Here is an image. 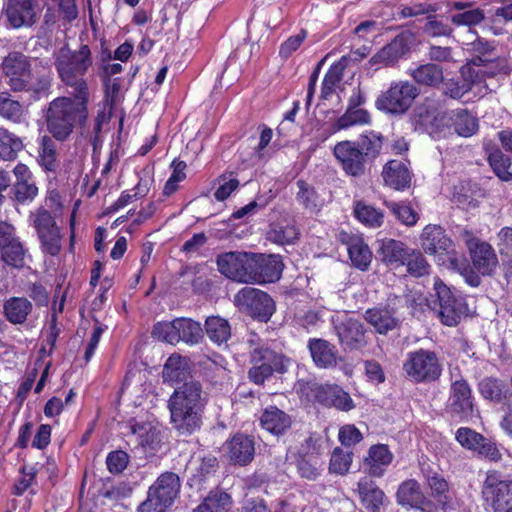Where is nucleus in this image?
<instances>
[{
    "instance_id": "obj_1",
    "label": "nucleus",
    "mask_w": 512,
    "mask_h": 512,
    "mask_svg": "<svg viewBox=\"0 0 512 512\" xmlns=\"http://www.w3.org/2000/svg\"><path fill=\"white\" fill-rule=\"evenodd\" d=\"M2 76L12 92L29 93L33 98L46 96L51 87V72L47 63L30 59L23 53L11 52L2 61Z\"/></svg>"
},
{
    "instance_id": "obj_2",
    "label": "nucleus",
    "mask_w": 512,
    "mask_h": 512,
    "mask_svg": "<svg viewBox=\"0 0 512 512\" xmlns=\"http://www.w3.org/2000/svg\"><path fill=\"white\" fill-rule=\"evenodd\" d=\"M208 395L193 378L178 385L168 400L171 422L181 434H192L202 425Z\"/></svg>"
},
{
    "instance_id": "obj_3",
    "label": "nucleus",
    "mask_w": 512,
    "mask_h": 512,
    "mask_svg": "<svg viewBox=\"0 0 512 512\" xmlns=\"http://www.w3.org/2000/svg\"><path fill=\"white\" fill-rule=\"evenodd\" d=\"M89 97H58L50 102L46 111L47 130L58 141H65L76 126H83L88 117Z\"/></svg>"
},
{
    "instance_id": "obj_4",
    "label": "nucleus",
    "mask_w": 512,
    "mask_h": 512,
    "mask_svg": "<svg viewBox=\"0 0 512 512\" xmlns=\"http://www.w3.org/2000/svg\"><path fill=\"white\" fill-rule=\"evenodd\" d=\"M92 53L88 45H81L78 50L60 49L55 67L63 84L70 89L69 95L83 98L89 97V88L84 78L92 66Z\"/></svg>"
},
{
    "instance_id": "obj_5",
    "label": "nucleus",
    "mask_w": 512,
    "mask_h": 512,
    "mask_svg": "<svg viewBox=\"0 0 512 512\" xmlns=\"http://www.w3.org/2000/svg\"><path fill=\"white\" fill-rule=\"evenodd\" d=\"M410 123L414 131L434 139L444 137L450 129L448 111H444L441 101L433 97H426L414 107Z\"/></svg>"
},
{
    "instance_id": "obj_6",
    "label": "nucleus",
    "mask_w": 512,
    "mask_h": 512,
    "mask_svg": "<svg viewBox=\"0 0 512 512\" xmlns=\"http://www.w3.org/2000/svg\"><path fill=\"white\" fill-rule=\"evenodd\" d=\"M180 488V478L176 473H162L149 487L147 498L138 506V512H167L178 497Z\"/></svg>"
},
{
    "instance_id": "obj_7",
    "label": "nucleus",
    "mask_w": 512,
    "mask_h": 512,
    "mask_svg": "<svg viewBox=\"0 0 512 512\" xmlns=\"http://www.w3.org/2000/svg\"><path fill=\"white\" fill-rule=\"evenodd\" d=\"M418 95L419 90L413 83L409 81L393 82L386 91L378 96L375 106L386 114L403 115L409 110Z\"/></svg>"
},
{
    "instance_id": "obj_8",
    "label": "nucleus",
    "mask_w": 512,
    "mask_h": 512,
    "mask_svg": "<svg viewBox=\"0 0 512 512\" xmlns=\"http://www.w3.org/2000/svg\"><path fill=\"white\" fill-rule=\"evenodd\" d=\"M436 299L432 310L437 314L442 324L454 327L459 324L462 317L468 314V305L462 297H456L451 290L440 280L434 281Z\"/></svg>"
},
{
    "instance_id": "obj_9",
    "label": "nucleus",
    "mask_w": 512,
    "mask_h": 512,
    "mask_svg": "<svg viewBox=\"0 0 512 512\" xmlns=\"http://www.w3.org/2000/svg\"><path fill=\"white\" fill-rule=\"evenodd\" d=\"M300 392L309 400L338 410L349 411L354 408L350 395L336 384H320L316 381H299Z\"/></svg>"
},
{
    "instance_id": "obj_10",
    "label": "nucleus",
    "mask_w": 512,
    "mask_h": 512,
    "mask_svg": "<svg viewBox=\"0 0 512 512\" xmlns=\"http://www.w3.org/2000/svg\"><path fill=\"white\" fill-rule=\"evenodd\" d=\"M403 370L416 383L436 381L442 373L436 353L424 349L410 352L403 364Z\"/></svg>"
},
{
    "instance_id": "obj_11",
    "label": "nucleus",
    "mask_w": 512,
    "mask_h": 512,
    "mask_svg": "<svg viewBox=\"0 0 512 512\" xmlns=\"http://www.w3.org/2000/svg\"><path fill=\"white\" fill-rule=\"evenodd\" d=\"M484 504L493 512H512V480L505 479L497 471H490L481 490Z\"/></svg>"
},
{
    "instance_id": "obj_12",
    "label": "nucleus",
    "mask_w": 512,
    "mask_h": 512,
    "mask_svg": "<svg viewBox=\"0 0 512 512\" xmlns=\"http://www.w3.org/2000/svg\"><path fill=\"white\" fill-rule=\"evenodd\" d=\"M234 304L247 315L268 321L275 311V303L271 296L254 287H244L234 296Z\"/></svg>"
},
{
    "instance_id": "obj_13",
    "label": "nucleus",
    "mask_w": 512,
    "mask_h": 512,
    "mask_svg": "<svg viewBox=\"0 0 512 512\" xmlns=\"http://www.w3.org/2000/svg\"><path fill=\"white\" fill-rule=\"evenodd\" d=\"M333 328L344 351H361L368 345L367 329L360 320L345 316L333 319Z\"/></svg>"
},
{
    "instance_id": "obj_14",
    "label": "nucleus",
    "mask_w": 512,
    "mask_h": 512,
    "mask_svg": "<svg viewBox=\"0 0 512 512\" xmlns=\"http://www.w3.org/2000/svg\"><path fill=\"white\" fill-rule=\"evenodd\" d=\"M247 284L273 283L280 279L283 263L278 255L250 252Z\"/></svg>"
},
{
    "instance_id": "obj_15",
    "label": "nucleus",
    "mask_w": 512,
    "mask_h": 512,
    "mask_svg": "<svg viewBox=\"0 0 512 512\" xmlns=\"http://www.w3.org/2000/svg\"><path fill=\"white\" fill-rule=\"evenodd\" d=\"M401 301V297L391 294L387 298L386 305L367 309L364 318L374 327L377 333L387 334L389 331L397 329L401 324V320L397 316L398 303Z\"/></svg>"
},
{
    "instance_id": "obj_16",
    "label": "nucleus",
    "mask_w": 512,
    "mask_h": 512,
    "mask_svg": "<svg viewBox=\"0 0 512 512\" xmlns=\"http://www.w3.org/2000/svg\"><path fill=\"white\" fill-rule=\"evenodd\" d=\"M463 237L470 252L473 267L483 276L492 275L498 266V258L493 247L468 231L464 232Z\"/></svg>"
},
{
    "instance_id": "obj_17",
    "label": "nucleus",
    "mask_w": 512,
    "mask_h": 512,
    "mask_svg": "<svg viewBox=\"0 0 512 512\" xmlns=\"http://www.w3.org/2000/svg\"><path fill=\"white\" fill-rule=\"evenodd\" d=\"M250 252L229 251L216 257L217 270L224 277L237 282L247 284L249 271Z\"/></svg>"
},
{
    "instance_id": "obj_18",
    "label": "nucleus",
    "mask_w": 512,
    "mask_h": 512,
    "mask_svg": "<svg viewBox=\"0 0 512 512\" xmlns=\"http://www.w3.org/2000/svg\"><path fill=\"white\" fill-rule=\"evenodd\" d=\"M26 250L15 235V228L6 222H0V255L8 266L20 269L24 266Z\"/></svg>"
},
{
    "instance_id": "obj_19",
    "label": "nucleus",
    "mask_w": 512,
    "mask_h": 512,
    "mask_svg": "<svg viewBox=\"0 0 512 512\" xmlns=\"http://www.w3.org/2000/svg\"><path fill=\"white\" fill-rule=\"evenodd\" d=\"M4 15L14 29L32 27L38 19L37 4L34 0H7Z\"/></svg>"
},
{
    "instance_id": "obj_20",
    "label": "nucleus",
    "mask_w": 512,
    "mask_h": 512,
    "mask_svg": "<svg viewBox=\"0 0 512 512\" xmlns=\"http://www.w3.org/2000/svg\"><path fill=\"white\" fill-rule=\"evenodd\" d=\"M414 40L415 37L412 32H401L372 56L369 62L373 65L392 66L410 50Z\"/></svg>"
},
{
    "instance_id": "obj_21",
    "label": "nucleus",
    "mask_w": 512,
    "mask_h": 512,
    "mask_svg": "<svg viewBox=\"0 0 512 512\" xmlns=\"http://www.w3.org/2000/svg\"><path fill=\"white\" fill-rule=\"evenodd\" d=\"M334 155L346 173L359 176L365 171L367 159L353 141H342L335 145Z\"/></svg>"
},
{
    "instance_id": "obj_22",
    "label": "nucleus",
    "mask_w": 512,
    "mask_h": 512,
    "mask_svg": "<svg viewBox=\"0 0 512 512\" xmlns=\"http://www.w3.org/2000/svg\"><path fill=\"white\" fill-rule=\"evenodd\" d=\"M449 409L461 419L473 417L474 405L471 388L465 380H456L451 384Z\"/></svg>"
},
{
    "instance_id": "obj_23",
    "label": "nucleus",
    "mask_w": 512,
    "mask_h": 512,
    "mask_svg": "<svg viewBox=\"0 0 512 512\" xmlns=\"http://www.w3.org/2000/svg\"><path fill=\"white\" fill-rule=\"evenodd\" d=\"M227 454L231 463L246 466L255 456V441L252 436L237 433L226 442Z\"/></svg>"
},
{
    "instance_id": "obj_24",
    "label": "nucleus",
    "mask_w": 512,
    "mask_h": 512,
    "mask_svg": "<svg viewBox=\"0 0 512 512\" xmlns=\"http://www.w3.org/2000/svg\"><path fill=\"white\" fill-rule=\"evenodd\" d=\"M15 182L12 187L13 198L19 203L31 202L38 195L33 176L29 168L22 163H18L14 169Z\"/></svg>"
},
{
    "instance_id": "obj_25",
    "label": "nucleus",
    "mask_w": 512,
    "mask_h": 512,
    "mask_svg": "<svg viewBox=\"0 0 512 512\" xmlns=\"http://www.w3.org/2000/svg\"><path fill=\"white\" fill-rule=\"evenodd\" d=\"M313 363L322 369L337 365L338 350L335 345L322 338H310L307 343Z\"/></svg>"
},
{
    "instance_id": "obj_26",
    "label": "nucleus",
    "mask_w": 512,
    "mask_h": 512,
    "mask_svg": "<svg viewBox=\"0 0 512 512\" xmlns=\"http://www.w3.org/2000/svg\"><path fill=\"white\" fill-rule=\"evenodd\" d=\"M392 460L393 454L388 446L383 444L373 445L369 448L368 455L364 459V472L372 477H381Z\"/></svg>"
},
{
    "instance_id": "obj_27",
    "label": "nucleus",
    "mask_w": 512,
    "mask_h": 512,
    "mask_svg": "<svg viewBox=\"0 0 512 512\" xmlns=\"http://www.w3.org/2000/svg\"><path fill=\"white\" fill-rule=\"evenodd\" d=\"M250 362L261 366H268L276 373L283 374L287 371L290 359L282 353H278L268 347L260 346L250 352Z\"/></svg>"
},
{
    "instance_id": "obj_28",
    "label": "nucleus",
    "mask_w": 512,
    "mask_h": 512,
    "mask_svg": "<svg viewBox=\"0 0 512 512\" xmlns=\"http://www.w3.org/2000/svg\"><path fill=\"white\" fill-rule=\"evenodd\" d=\"M382 177L385 184L395 190H403L409 187L411 182V174L407 165L397 159L390 160L384 165Z\"/></svg>"
},
{
    "instance_id": "obj_29",
    "label": "nucleus",
    "mask_w": 512,
    "mask_h": 512,
    "mask_svg": "<svg viewBox=\"0 0 512 512\" xmlns=\"http://www.w3.org/2000/svg\"><path fill=\"white\" fill-rule=\"evenodd\" d=\"M33 311L32 302L26 297H10L3 303V315L13 325H23Z\"/></svg>"
},
{
    "instance_id": "obj_30",
    "label": "nucleus",
    "mask_w": 512,
    "mask_h": 512,
    "mask_svg": "<svg viewBox=\"0 0 512 512\" xmlns=\"http://www.w3.org/2000/svg\"><path fill=\"white\" fill-rule=\"evenodd\" d=\"M358 492L362 507L367 512H380L386 497L384 492L368 478H363L358 483Z\"/></svg>"
},
{
    "instance_id": "obj_31",
    "label": "nucleus",
    "mask_w": 512,
    "mask_h": 512,
    "mask_svg": "<svg viewBox=\"0 0 512 512\" xmlns=\"http://www.w3.org/2000/svg\"><path fill=\"white\" fill-rule=\"evenodd\" d=\"M421 245L426 253L434 255L439 251L448 250L451 246V240L446 236L441 226L429 224L422 231Z\"/></svg>"
},
{
    "instance_id": "obj_32",
    "label": "nucleus",
    "mask_w": 512,
    "mask_h": 512,
    "mask_svg": "<svg viewBox=\"0 0 512 512\" xmlns=\"http://www.w3.org/2000/svg\"><path fill=\"white\" fill-rule=\"evenodd\" d=\"M340 240L348 245V253L352 264L364 271L371 263L372 253L368 247L359 238H350L347 233H340Z\"/></svg>"
},
{
    "instance_id": "obj_33",
    "label": "nucleus",
    "mask_w": 512,
    "mask_h": 512,
    "mask_svg": "<svg viewBox=\"0 0 512 512\" xmlns=\"http://www.w3.org/2000/svg\"><path fill=\"white\" fill-rule=\"evenodd\" d=\"M262 427L274 435L284 434L292 424L291 417L275 406H270L262 413Z\"/></svg>"
},
{
    "instance_id": "obj_34",
    "label": "nucleus",
    "mask_w": 512,
    "mask_h": 512,
    "mask_svg": "<svg viewBox=\"0 0 512 512\" xmlns=\"http://www.w3.org/2000/svg\"><path fill=\"white\" fill-rule=\"evenodd\" d=\"M463 43L467 46V50L474 55L469 60L474 64L483 65L485 61H489L496 49L492 42L478 37L474 29L468 30L467 40Z\"/></svg>"
},
{
    "instance_id": "obj_35",
    "label": "nucleus",
    "mask_w": 512,
    "mask_h": 512,
    "mask_svg": "<svg viewBox=\"0 0 512 512\" xmlns=\"http://www.w3.org/2000/svg\"><path fill=\"white\" fill-rule=\"evenodd\" d=\"M411 248L404 243L394 239L384 240L380 247L382 261L393 267L399 268L404 266L405 259L409 256Z\"/></svg>"
},
{
    "instance_id": "obj_36",
    "label": "nucleus",
    "mask_w": 512,
    "mask_h": 512,
    "mask_svg": "<svg viewBox=\"0 0 512 512\" xmlns=\"http://www.w3.org/2000/svg\"><path fill=\"white\" fill-rule=\"evenodd\" d=\"M163 378L165 381L179 385L188 382L191 377L186 358L178 354L171 355L164 365Z\"/></svg>"
},
{
    "instance_id": "obj_37",
    "label": "nucleus",
    "mask_w": 512,
    "mask_h": 512,
    "mask_svg": "<svg viewBox=\"0 0 512 512\" xmlns=\"http://www.w3.org/2000/svg\"><path fill=\"white\" fill-rule=\"evenodd\" d=\"M450 117V127L453 126L455 132L462 137L474 135L478 129V119L467 109H455L448 111Z\"/></svg>"
},
{
    "instance_id": "obj_38",
    "label": "nucleus",
    "mask_w": 512,
    "mask_h": 512,
    "mask_svg": "<svg viewBox=\"0 0 512 512\" xmlns=\"http://www.w3.org/2000/svg\"><path fill=\"white\" fill-rule=\"evenodd\" d=\"M38 164L49 172H55L59 166L56 143L52 137L43 135L38 142Z\"/></svg>"
},
{
    "instance_id": "obj_39",
    "label": "nucleus",
    "mask_w": 512,
    "mask_h": 512,
    "mask_svg": "<svg viewBox=\"0 0 512 512\" xmlns=\"http://www.w3.org/2000/svg\"><path fill=\"white\" fill-rule=\"evenodd\" d=\"M397 501L401 505H407L413 508H421L426 503L419 483L414 480L404 481L397 490Z\"/></svg>"
},
{
    "instance_id": "obj_40",
    "label": "nucleus",
    "mask_w": 512,
    "mask_h": 512,
    "mask_svg": "<svg viewBox=\"0 0 512 512\" xmlns=\"http://www.w3.org/2000/svg\"><path fill=\"white\" fill-rule=\"evenodd\" d=\"M177 334L179 335V342H184L188 345H197L202 342L204 338V331L201 324L191 318H176Z\"/></svg>"
},
{
    "instance_id": "obj_41",
    "label": "nucleus",
    "mask_w": 512,
    "mask_h": 512,
    "mask_svg": "<svg viewBox=\"0 0 512 512\" xmlns=\"http://www.w3.org/2000/svg\"><path fill=\"white\" fill-rule=\"evenodd\" d=\"M130 429L142 447L155 450L161 441L159 430L151 422H135Z\"/></svg>"
},
{
    "instance_id": "obj_42",
    "label": "nucleus",
    "mask_w": 512,
    "mask_h": 512,
    "mask_svg": "<svg viewBox=\"0 0 512 512\" xmlns=\"http://www.w3.org/2000/svg\"><path fill=\"white\" fill-rule=\"evenodd\" d=\"M204 326L209 339L218 345L226 343L231 337L229 322L220 316L207 317Z\"/></svg>"
},
{
    "instance_id": "obj_43",
    "label": "nucleus",
    "mask_w": 512,
    "mask_h": 512,
    "mask_svg": "<svg viewBox=\"0 0 512 512\" xmlns=\"http://www.w3.org/2000/svg\"><path fill=\"white\" fill-rule=\"evenodd\" d=\"M0 116L13 123L20 124L25 119V109L9 92H0Z\"/></svg>"
},
{
    "instance_id": "obj_44",
    "label": "nucleus",
    "mask_w": 512,
    "mask_h": 512,
    "mask_svg": "<svg viewBox=\"0 0 512 512\" xmlns=\"http://www.w3.org/2000/svg\"><path fill=\"white\" fill-rule=\"evenodd\" d=\"M349 57L342 56L340 60L333 63L325 74L322 88H321V96L323 98H327L330 96L338 83L343 78V73L348 65Z\"/></svg>"
},
{
    "instance_id": "obj_45",
    "label": "nucleus",
    "mask_w": 512,
    "mask_h": 512,
    "mask_svg": "<svg viewBox=\"0 0 512 512\" xmlns=\"http://www.w3.org/2000/svg\"><path fill=\"white\" fill-rule=\"evenodd\" d=\"M232 504L228 493L216 489L211 491L194 512H226Z\"/></svg>"
},
{
    "instance_id": "obj_46",
    "label": "nucleus",
    "mask_w": 512,
    "mask_h": 512,
    "mask_svg": "<svg viewBox=\"0 0 512 512\" xmlns=\"http://www.w3.org/2000/svg\"><path fill=\"white\" fill-rule=\"evenodd\" d=\"M411 76L418 84L437 86L443 81V70L436 64L427 63L414 69Z\"/></svg>"
},
{
    "instance_id": "obj_47",
    "label": "nucleus",
    "mask_w": 512,
    "mask_h": 512,
    "mask_svg": "<svg viewBox=\"0 0 512 512\" xmlns=\"http://www.w3.org/2000/svg\"><path fill=\"white\" fill-rule=\"evenodd\" d=\"M370 122V114L363 108L347 107L345 113L333 124V130L339 131L354 125H363Z\"/></svg>"
},
{
    "instance_id": "obj_48",
    "label": "nucleus",
    "mask_w": 512,
    "mask_h": 512,
    "mask_svg": "<svg viewBox=\"0 0 512 512\" xmlns=\"http://www.w3.org/2000/svg\"><path fill=\"white\" fill-rule=\"evenodd\" d=\"M299 237V230L294 224H273L267 232V239L273 243L293 244Z\"/></svg>"
},
{
    "instance_id": "obj_49",
    "label": "nucleus",
    "mask_w": 512,
    "mask_h": 512,
    "mask_svg": "<svg viewBox=\"0 0 512 512\" xmlns=\"http://www.w3.org/2000/svg\"><path fill=\"white\" fill-rule=\"evenodd\" d=\"M22 148L23 143L19 137L0 127V158L3 160H13Z\"/></svg>"
},
{
    "instance_id": "obj_50",
    "label": "nucleus",
    "mask_w": 512,
    "mask_h": 512,
    "mask_svg": "<svg viewBox=\"0 0 512 512\" xmlns=\"http://www.w3.org/2000/svg\"><path fill=\"white\" fill-rule=\"evenodd\" d=\"M353 142L368 161L376 158L382 148V137L374 132L364 133Z\"/></svg>"
},
{
    "instance_id": "obj_51",
    "label": "nucleus",
    "mask_w": 512,
    "mask_h": 512,
    "mask_svg": "<svg viewBox=\"0 0 512 512\" xmlns=\"http://www.w3.org/2000/svg\"><path fill=\"white\" fill-rule=\"evenodd\" d=\"M490 166L495 174L503 181L512 180V172L510 171L511 161L502 151L495 150L488 157Z\"/></svg>"
},
{
    "instance_id": "obj_52",
    "label": "nucleus",
    "mask_w": 512,
    "mask_h": 512,
    "mask_svg": "<svg viewBox=\"0 0 512 512\" xmlns=\"http://www.w3.org/2000/svg\"><path fill=\"white\" fill-rule=\"evenodd\" d=\"M356 218L370 227H380L383 223V213L373 206L357 203L354 209Z\"/></svg>"
},
{
    "instance_id": "obj_53",
    "label": "nucleus",
    "mask_w": 512,
    "mask_h": 512,
    "mask_svg": "<svg viewBox=\"0 0 512 512\" xmlns=\"http://www.w3.org/2000/svg\"><path fill=\"white\" fill-rule=\"evenodd\" d=\"M152 335L159 341L176 345L179 343L176 318L172 321H162L154 325Z\"/></svg>"
},
{
    "instance_id": "obj_54",
    "label": "nucleus",
    "mask_w": 512,
    "mask_h": 512,
    "mask_svg": "<svg viewBox=\"0 0 512 512\" xmlns=\"http://www.w3.org/2000/svg\"><path fill=\"white\" fill-rule=\"evenodd\" d=\"M404 266L407 272L414 277H422L429 273L430 265L423 254L416 249H411L409 256L406 257Z\"/></svg>"
},
{
    "instance_id": "obj_55",
    "label": "nucleus",
    "mask_w": 512,
    "mask_h": 512,
    "mask_svg": "<svg viewBox=\"0 0 512 512\" xmlns=\"http://www.w3.org/2000/svg\"><path fill=\"white\" fill-rule=\"evenodd\" d=\"M386 206L392 214L406 226H414L419 219V214L410 205L404 202H386Z\"/></svg>"
},
{
    "instance_id": "obj_56",
    "label": "nucleus",
    "mask_w": 512,
    "mask_h": 512,
    "mask_svg": "<svg viewBox=\"0 0 512 512\" xmlns=\"http://www.w3.org/2000/svg\"><path fill=\"white\" fill-rule=\"evenodd\" d=\"M296 185L298 187L296 194L297 201L310 211L317 210L319 207V199L315 189L304 180H298Z\"/></svg>"
},
{
    "instance_id": "obj_57",
    "label": "nucleus",
    "mask_w": 512,
    "mask_h": 512,
    "mask_svg": "<svg viewBox=\"0 0 512 512\" xmlns=\"http://www.w3.org/2000/svg\"><path fill=\"white\" fill-rule=\"evenodd\" d=\"M484 72L485 68L482 65L474 64L472 61H468L460 70L462 81L464 84H469L470 91L474 85L484 82L488 77Z\"/></svg>"
},
{
    "instance_id": "obj_58",
    "label": "nucleus",
    "mask_w": 512,
    "mask_h": 512,
    "mask_svg": "<svg viewBox=\"0 0 512 512\" xmlns=\"http://www.w3.org/2000/svg\"><path fill=\"white\" fill-rule=\"evenodd\" d=\"M352 463V453L344 452L341 448L337 447L333 450L329 471L331 473L344 475L348 472Z\"/></svg>"
},
{
    "instance_id": "obj_59",
    "label": "nucleus",
    "mask_w": 512,
    "mask_h": 512,
    "mask_svg": "<svg viewBox=\"0 0 512 512\" xmlns=\"http://www.w3.org/2000/svg\"><path fill=\"white\" fill-rule=\"evenodd\" d=\"M485 19L484 11L480 8L469 9L451 16V22L456 26H472L480 24Z\"/></svg>"
},
{
    "instance_id": "obj_60",
    "label": "nucleus",
    "mask_w": 512,
    "mask_h": 512,
    "mask_svg": "<svg viewBox=\"0 0 512 512\" xmlns=\"http://www.w3.org/2000/svg\"><path fill=\"white\" fill-rule=\"evenodd\" d=\"M423 32L429 37H450L453 29L435 15H429L423 27Z\"/></svg>"
},
{
    "instance_id": "obj_61",
    "label": "nucleus",
    "mask_w": 512,
    "mask_h": 512,
    "mask_svg": "<svg viewBox=\"0 0 512 512\" xmlns=\"http://www.w3.org/2000/svg\"><path fill=\"white\" fill-rule=\"evenodd\" d=\"M33 225L37 231L38 236L44 233L52 232V230L59 229L52 214L44 208H39L36 211Z\"/></svg>"
},
{
    "instance_id": "obj_62",
    "label": "nucleus",
    "mask_w": 512,
    "mask_h": 512,
    "mask_svg": "<svg viewBox=\"0 0 512 512\" xmlns=\"http://www.w3.org/2000/svg\"><path fill=\"white\" fill-rule=\"evenodd\" d=\"M479 391L484 398L499 402L503 397V384L495 378H484L479 383Z\"/></svg>"
},
{
    "instance_id": "obj_63",
    "label": "nucleus",
    "mask_w": 512,
    "mask_h": 512,
    "mask_svg": "<svg viewBox=\"0 0 512 512\" xmlns=\"http://www.w3.org/2000/svg\"><path fill=\"white\" fill-rule=\"evenodd\" d=\"M452 267L459 272L464 278L465 282L472 286L478 287L481 283V277L474 269L466 262L465 259L453 258L451 259Z\"/></svg>"
},
{
    "instance_id": "obj_64",
    "label": "nucleus",
    "mask_w": 512,
    "mask_h": 512,
    "mask_svg": "<svg viewBox=\"0 0 512 512\" xmlns=\"http://www.w3.org/2000/svg\"><path fill=\"white\" fill-rule=\"evenodd\" d=\"M218 182L219 187L215 191L214 196L219 201L227 199L239 186V181L233 173L220 176Z\"/></svg>"
}]
</instances>
